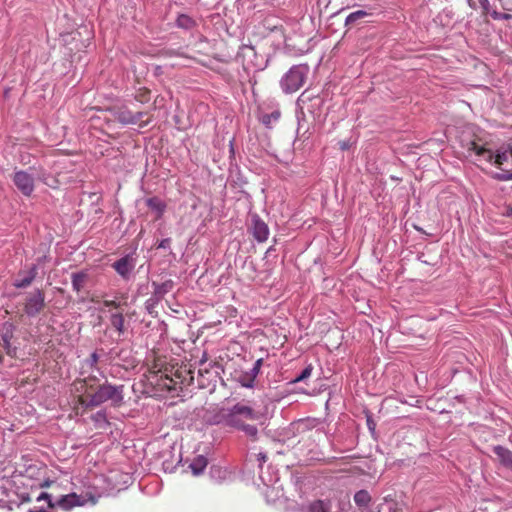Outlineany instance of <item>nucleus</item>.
<instances>
[{
  "label": "nucleus",
  "instance_id": "nucleus-33",
  "mask_svg": "<svg viewBox=\"0 0 512 512\" xmlns=\"http://www.w3.org/2000/svg\"><path fill=\"white\" fill-rule=\"evenodd\" d=\"M99 360V356L96 352H93L89 359L87 360V363L90 365V367H95V365L97 364Z\"/></svg>",
  "mask_w": 512,
  "mask_h": 512
},
{
  "label": "nucleus",
  "instance_id": "nucleus-18",
  "mask_svg": "<svg viewBox=\"0 0 512 512\" xmlns=\"http://www.w3.org/2000/svg\"><path fill=\"white\" fill-rule=\"evenodd\" d=\"M87 279V274L84 272H77L72 274V287L76 292H80L84 287Z\"/></svg>",
  "mask_w": 512,
  "mask_h": 512
},
{
  "label": "nucleus",
  "instance_id": "nucleus-11",
  "mask_svg": "<svg viewBox=\"0 0 512 512\" xmlns=\"http://www.w3.org/2000/svg\"><path fill=\"white\" fill-rule=\"evenodd\" d=\"M134 262L129 255H126L116 262L113 263V268L116 272L123 277L124 279H128L134 268Z\"/></svg>",
  "mask_w": 512,
  "mask_h": 512
},
{
  "label": "nucleus",
  "instance_id": "nucleus-17",
  "mask_svg": "<svg viewBox=\"0 0 512 512\" xmlns=\"http://www.w3.org/2000/svg\"><path fill=\"white\" fill-rule=\"evenodd\" d=\"M354 501L358 507L367 509L371 502V496L368 491L359 490L354 495Z\"/></svg>",
  "mask_w": 512,
  "mask_h": 512
},
{
  "label": "nucleus",
  "instance_id": "nucleus-29",
  "mask_svg": "<svg viewBox=\"0 0 512 512\" xmlns=\"http://www.w3.org/2000/svg\"><path fill=\"white\" fill-rule=\"evenodd\" d=\"M260 478L263 484L267 487L274 486L278 482V476L275 474L274 476L269 477L268 479L265 477L263 472H260Z\"/></svg>",
  "mask_w": 512,
  "mask_h": 512
},
{
  "label": "nucleus",
  "instance_id": "nucleus-20",
  "mask_svg": "<svg viewBox=\"0 0 512 512\" xmlns=\"http://www.w3.org/2000/svg\"><path fill=\"white\" fill-rule=\"evenodd\" d=\"M280 118V112L279 111H273L269 114H263L261 116V122L266 127L270 128L273 123L277 122Z\"/></svg>",
  "mask_w": 512,
  "mask_h": 512
},
{
  "label": "nucleus",
  "instance_id": "nucleus-6",
  "mask_svg": "<svg viewBox=\"0 0 512 512\" xmlns=\"http://www.w3.org/2000/svg\"><path fill=\"white\" fill-rule=\"evenodd\" d=\"M241 60L243 68L246 71H261L266 67V59L263 55H259L255 48L251 45H242L237 54Z\"/></svg>",
  "mask_w": 512,
  "mask_h": 512
},
{
  "label": "nucleus",
  "instance_id": "nucleus-26",
  "mask_svg": "<svg viewBox=\"0 0 512 512\" xmlns=\"http://www.w3.org/2000/svg\"><path fill=\"white\" fill-rule=\"evenodd\" d=\"M313 366L311 364L307 365L303 371L293 380L294 383L304 381L309 378L312 374Z\"/></svg>",
  "mask_w": 512,
  "mask_h": 512
},
{
  "label": "nucleus",
  "instance_id": "nucleus-38",
  "mask_svg": "<svg viewBox=\"0 0 512 512\" xmlns=\"http://www.w3.org/2000/svg\"><path fill=\"white\" fill-rule=\"evenodd\" d=\"M340 147H341L342 150H345V149L348 148V144L346 142H341L340 143Z\"/></svg>",
  "mask_w": 512,
  "mask_h": 512
},
{
  "label": "nucleus",
  "instance_id": "nucleus-32",
  "mask_svg": "<svg viewBox=\"0 0 512 512\" xmlns=\"http://www.w3.org/2000/svg\"><path fill=\"white\" fill-rule=\"evenodd\" d=\"M120 302H117L115 300H104L103 306L106 308H115L118 309L120 307Z\"/></svg>",
  "mask_w": 512,
  "mask_h": 512
},
{
  "label": "nucleus",
  "instance_id": "nucleus-30",
  "mask_svg": "<svg viewBox=\"0 0 512 512\" xmlns=\"http://www.w3.org/2000/svg\"><path fill=\"white\" fill-rule=\"evenodd\" d=\"M491 16L495 20H504V19L507 20V19H511L512 18V15H510V14L500 13V12H497V11H493L491 13Z\"/></svg>",
  "mask_w": 512,
  "mask_h": 512
},
{
  "label": "nucleus",
  "instance_id": "nucleus-25",
  "mask_svg": "<svg viewBox=\"0 0 512 512\" xmlns=\"http://www.w3.org/2000/svg\"><path fill=\"white\" fill-rule=\"evenodd\" d=\"M96 377L95 376H90V377H87L83 380H80L78 381V383L81 385L80 388H77L78 391H81L83 393H86V394H89L88 392V389H91L92 388V385L89 384L91 381H96Z\"/></svg>",
  "mask_w": 512,
  "mask_h": 512
},
{
  "label": "nucleus",
  "instance_id": "nucleus-10",
  "mask_svg": "<svg viewBox=\"0 0 512 512\" xmlns=\"http://www.w3.org/2000/svg\"><path fill=\"white\" fill-rule=\"evenodd\" d=\"M143 112L133 113L127 107H121L115 112V118L122 124H137L143 117Z\"/></svg>",
  "mask_w": 512,
  "mask_h": 512
},
{
  "label": "nucleus",
  "instance_id": "nucleus-8",
  "mask_svg": "<svg viewBox=\"0 0 512 512\" xmlns=\"http://www.w3.org/2000/svg\"><path fill=\"white\" fill-rule=\"evenodd\" d=\"M13 182L24 196H30L34 191V176L27 171H16Z\"/></svg>",
  "mask_w": 512,
  "mask_h": 512
},
{
  "label": "nucleus",
  "instance_id": "nucleus-34",
  "mask_svg": "<svg viewBox=\"0 0 512 512\" xmlns=\"http://www.w3.org/2000/svg\"><path fill=\"white\" fill-rule=\"evenodd\" d=\"M37 274H38V268H37V265H33V266L29 269V271H28V273H27V275H28V276H29L33 281H34V279L36 278Z\"/></svg>",
  "mask_w": 512,
  "mask_h": 512
},
{
  "label": "nucleus",
  "instance_id": "nucleus-14",
  "mask_svg": "<svg viewBox=\"0 0 512 512\" xmlns=\"http://www.w3.org/2000/svg\"><path fill=\"white\" fill-rule=\"evenodd\" d=\"M109 320L111 326L118 332L119 335H122L125 332V319L121 312H112L110 314Z\"/></svg>",
  "mask_w": 512,
  "mask_h": 512
},
{
  "label": "nucleus",
  "instance_id": "nucleus-23",
  "mask_svg": "<svg viewBox=\"0 0 512 512\" xmlns=\"http://www.w3.org/2000/svg\"><path fill=\"white\" fill-rule=\"evenodd\" d=\"M176 24L180 28L190 29L194 25V21L188 15L181 14L177 17Z\"/></svg>",
  "mask_w": 512,
  "mask_h": 512
},
{
  "label": "nucleus",
  "instance_id": "nucleus-1",
  "mask_svg": "<svg viewBox=\"0 0 512 512\" xmlns=\"http://www.w3.org/2000/svg\"><path fill=\"white\" fill-rule=\"evenodd\" d=\"M261 413L246 402H237L232 407L215 410L207 419L210 425H221L242 432L252 441L258 439V428L249 422L260 420Z\"/></svg>",
  "mask_w": 512,
  "mask_h": 512
},
{
  "label": "nucleus",
  "instance_id": "nucleus-7",
  "mask_svg": "<svg viewBox=\"0 0 512 512\" xmlns=\"http://www.w3.org/2000/svg\"><path fill=\"white\" fill-rule=\"evenodd\" d=\"M45 306V295L40 289H35L34 291L30 292L27 297L24 304V311L25 313L30 316L34 317L37 314H39Z\"/></svg>",
  "mask_w": 512,
  "mask_h": 512
},
{
  "label": "nucleus",
  "instance_id": "nucleus-35",
  "mask_svg": "<svg viewBox=\"0 0 512 512\" xmlns=\"http://www.w3.org/2000/svg\"><path fill=\"white\" fill-rule=\"evenodd\" d=\"M496 178L498 180H502V181L511 180L512 179V173L505 172V173H502V174H497Z\"/></svg>",
  "mask_w": 512,
  "mask_h": 512
},
{
  "label": "nucleus",
  "instance_id": "nucleus-31",
  "mask_svg": "<svg viewBox=\"0 0 512 512\" xmlns=\"http://www.w3.org/2000/svg\"><path fill=\"white\" fill-rule=\"evenodd\" d=\"M92 419L95 421V422H105L107 423V419H106V413L105 411H98L95 415H93Z\"/></svg>",
  "mask_w": 512,
  "mask_h": 512
},
{
  "label": "nucleus",
  "instance_id": "nucleus-37",
  "mask_svg": "<svg viewBox=\"0 0 512 512\" xmlns=\"http://www.w3.org/2000/svg\"><path fill=\"white\" fill-rule=\"evenodd\" d=\"M266 459H267V457H266V455H265V454H263V453H259V454H258V460H259L260 462L264 463V462L266 461Z\"/></svg>",
  "mask_w": 512,
  "mask_h": 512
},
{
  "label": "nucleus",
  "instance_id": "nucleus-13",
  "mask_svg": "<svg viewBox=\"0 0 512 512\" xmlns=\"http://www.w3.org/2000/svg\"><path fill=\"white\" fill-rule=\"evenodd\" d=\"M152 286L154 288L153 298H155L156 301H158L173 289L174 282L172 280H167L161 284L153 282Z\"/></svg>",
  "mask_w": 512,
  "mask_h": 512
},
{
  "label": "nucleus",
  "instance_id": "nucleus-16",
  "mask_svg": "<svg viewBox=\"0 0 512 512\" xmlns=\"http://www.w3.org/2000/svg\"><path fill=\"white\" fill-rule=\"evenodd\" d=\"M146 205L153 211L157 213V217L160 218L165 209V203L158 197H151L146 200Z\"/></svg>",
  "mask_w": 512,
  "mask_h": 512
},
{
  "label": "nucleus",
  "instance_id": "nucleus-12",
  "mask_svg": "<svg viewBox=\"0 0 512 512\" xmlns=\"http://www.w3.org/2000/svg\"><path fill=\"white\" fill-rule=\"evenodd\" d=\"M493 451L495 455L498 457L500 463L504 467L512 470V451L500 445L495 446L493 448Z\"/></svg>",
  "mask_w": 512,
  "mask_h": 512
},
{
  "label": "nucleus",
  "instance_id": "nucleus-19",
  "mask_svg": "<svg viewBox=\"0 0 512 512\" xmlns=\"http://www.w3.org/2000/svg\"><path fill=\"white\" fill-rule=\"evenodd\" d=\"M14 329V325L10 322H6L3 324L2 339L6 348H8L10 344V340L13 336Z\"/></svg>",
  "mask_w": 512,
  "mask_h": 512
},
{
  "label": "nucleus",
  "instance_id": "nucleus-15",
  "mask_svg": "<svg viewBox=\"0 0 512 512\" xmlns=\"http://www.w3.org/2000/svg\"><path fill=\"white\" fill-rule=\"evenodd\" d=\"M207 464V459L202 455H198L190 463L189 468L191 469L193 475L198 476L203 473V471L207 467Z\"/></svg>",
  "mask_w": 512,
  "mask_h": 512
},
{
  "label": "nucleus",
  "instance_id": "nucleus-21",
  "mask_svg": "<svg viewBox=\"0 0 512 512\" xmlns=\"http://www.w3.org/2000/svg\"><path fill=\"white\" fill-rule=\"evenodd\" d=\"M368 13L364 10H357L352 13H350L345 20V25L350 26L353 25L355 22H357L360 19H363L366 17Z\"/></svg>",
  "mask_w": 512,
  "mask_h": 512
},
{
  "label": "nucleus",
  "instance_id": "nucleus-3",
  "mask_svg": "<svg viewBox=\"0 0 512 512\" xmlns=\"http://www.w3.org/2000/svg\"><path fill=\"white\" fill-rule=\"evenodd\" d=\"M467 152L468 156H472L474 154L477 157V160L494 164L498 168H501V166L511 157L510 151H498L494 154L490 148L475 140L467 143Z\"/></svg>",
  "mask_w": 512,
  "mask_h": 512
},
{
  "label": "nucleus",
  "instance_id": "nucleus-4",
  "mask_svg": "<svg viewBox=\"0 0 512 512\" xmlns=\"http://www.w3.org/2000/svg\"><path fill=\"white\" fill-rule=\"evenodd\" d=\"M309 67L307 65H294L282 77L280 85L285 93L298 91L307 78Z\"/></svg>",
  "mask_w": 512,
  "mask_h": 512
},
{
  "label": "nucleus",
  "instance_id": "nucleus-24",
  "mask_svg": "<svg viewBox=\"0 0 512 512\" xmlns=\"http://www.w3.org/2000/svg\"><path fill=\"white\" fill-rule=\"evenodd\" d=\"M238 382L243 387L252 388L254 386L255 380L249 374H247L246 371H244L239 375Z\"/></svg>",
  "mask_w": 512,
  "mask_h": 512
},
{
  "label": "nucleus",
  "instance_id": "nucleus-22",
  "mask_svg": "<svg viewBox=\"0 0 512 512\" xmlns=\"http://www.w3.org/2000/svg\"><path fill=\"white\" fill-rule=\"evenodd\" d=\"M468 5L472 9L481 8L484 13H489V7H490L489 0H468Z\"/></svg>",
  "mask_w": 512,
  "mask_h": 512
},
{
  "label": "nucleus",
  "instance_id": "nucleus-36",
  "mask_svg": "<svg viewBox=\"0 0 512 512\" xmlns=\"http://www.w3.org/2000/svg\"><path fill=\"white\" fill-rule=\"evenodd\" d=\"M170 246V239H162L160 243L158 244V248L166 249Z\"/></svg>",
  "mask_w": 512,
  "mask_h": 512
},
{
  "label": "nucleus",
  "instance_id": "nucleus-27",
  "mask_svg": "<svg viewBox=\"0 0 512 512\" xmlns=\"http://www.w3.org/2000/svg\"><path fill=\"white\" fill-rule=\"evenodd\" d=\"M32 282L33 280L28 275H26L23 278L16 279L14 282V286L16 288H27L28 286L31 285Z\"/></svg>",
  "mask_w": 512,
  "mask_h": 512
},
{
  "label": "nucleus",
  "instance_id": "nucleus-5",
  "mask_svg": "<svg viewBox=\"0 0 512 512\" xmlns=\"http://www.w3.org/2000/svg\"><path fill=\"white\" fill-rule=\"evenodd\" d=\"M37 501L45 500L47 501L48 507L54 508L59 507L63 510H70L76 506H83L86 503V500L84 497L77 495L75 493L62 495L58 497L57 499H53L52 496L46 492H41L37 498Z\"/></svg>",
  "mask_w": 512,
  "mask_h": 512
},
{
  "label": "nucleus",
  "instance_id": "nucleus-9",
  "mask_svg": "<svg viewBox=\"0 0 512 512\" xmlns=\"http://www.w3.org/2000/svg\"><path fill=\"white\" fill-rule=\"evenodd\" d=\"M251 221L253 237L258 242H265L269 237L268 225L257 214L252 215Z\"/></svg>",
  "mask_w": 512,
  "mask_h": 512
},
{
  "label": "nucleus",
  "instance_id": "nucleus-2",
  "mask_svg": "<svg viewBox=\"0 0 512 512\" xmlns=\"http://www.w3.org/2000/svg\"><path fill=\"white\" fill-rule=\"evenodd\" d=\"M79 402L86 408L98 407L105 402H110L112 407H120L124 402V386L113 385L106 381L89 394L88 399L80 397Z\"/></svg>",
  "mask_w": 512,
  "mask_h": 512
},
{
  "label": "nucleus",
  "instance_id": "nucleus-40",
  "mask_svg": "<svg viewBox=\"0 0 512 512\" xmlns=\"http://www.w3.org/2000/svg\"><path fill=\"white\" fill-rule=\"evenodd\" d=\"M510 154H511V158H512V148H511Z\"/></svg>",
  "mask_w": 512,
  "mask_h": 512
},
{
  "label": "nucleus",
  "instance_id": "nucleus-28",
  "mask_svg": "<svg viewBox=\"0 0 512 512\" xmlns=\"http://www.w3.org/2000/svg\"><path fill=\"white\" fill-rule=\"evenodd\" d=\"M261 365H262V359L256 360L255 363L253 364V367L250 368L248 371H246L247 374H249L255 380L257 375L260 372Z\"/></svg>",
  "mask_w": 512,
  "mask_h": 512
},
{
  "label": "nucleus",
  "instance_id": "nucleus-39",
  "mask_svg": "<svg viewBox=\"0 0 512 512\" xmlns=\"http://www.w3.org/2000/svg\"><path fill=\"white\" fill-rule=\"evenodd\" d=\"M46 184L50 185V183L48 182L47 178H45L44 176H42L41 178Z\"/></svg>",
  "mask_w": 512,
  "mask_h": 512
}]
</instances>
